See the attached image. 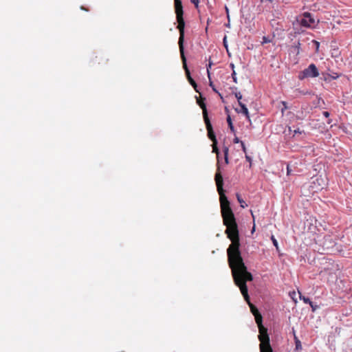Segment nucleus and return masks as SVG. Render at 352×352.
<instances>
[{"label": "nucleus", "instance_id": "6", "mask_svg": "<svg viewBox=\"0 0 352 352\" xmlns=\"http://www.w3.org/2000/svg\"><path fill=\"white\" fill-rule=\"evenodd\" d=\"M315 23V20L311 17L309 12L303 13V17L300 21V25L304 27L310 28Z\"/></svg>", "mask_w": 352, "mask_h": 352}, {"label": "nucleus", "instance_id": "38", "mask_svg": "<svg viewBox=\"0 0 352 352\" xmlns=\"http://www.w3.org/2000/svg\"><path fill=\"white\" fill-rule=\"evenodd\" d=\"M230 67L234 69V64H232H232H230Z\"/></svg>", "mask_w": 352, "mask_h": 352}, {"label": "nucleus", "instance_id": "22", "mask_svg": "<svg viewBox=\"0 0 352 352\" xmlns=\"http://www.w3.org/2000/svg\"><path fill=\"white\" fill-rule=\"evenodd\" d=\"M271 240L274 244V245L276 248V249L278 250V242H277V240L275 239L274 236V235H272L271 236Z\"/></svg>", "mask_w": 352, "mask_h": 352}, {"label": "nucleus", "instance_id": "28", "mask_svg": "<svg viewBox=\"0 0 352 352\" xmlns=\"http://www.w3.org/2000/svg\"><path fill=\"white\" fill-rule=\"evenodd\" d=\"M232 78H233V81L234 82H236V72H235L234 70H233V72L232 74Z\"/></svg>", "mask_w": 352, "mask_h": 352}, {"label": "nucleus", "instance_id": "1", "mask_svg": "<svg viewBox=\"0 0 352 352\" xmlns=\"http://www.w3.org/2000/svg\"><path fill=\"white\" fill-rule=\"evenodd\" d=\"M215 182L217 191L219 194L221 211L227 237L231 241V243L227 249L228 262L232 271V275L234 284L239 287L240 291L250 306L254 316L260 312L258 309L251 303L248 295L247 281L253 280L252 274L248 271L240 251V239L238 226L234 214L230 208V201L224 193L223 188V179L221 173L215 174Z\"/></svg>", "mask_w": 352, "mask_h": 352}, {"label": "nucleus", "instance_id": "19", "mask_svg": "<svg viewBox=\"0 0 352 352\" xmlns=\"http://www.w3.org/2000/svg\"><path fill=\"white\" fill-rule=\"evenodd\" d=\"M188 82L190 83V85L194 87L195 90L196 91H198L197 89V83L195 82V81L192 78L191 76H189V78H188Z\"/></svg>", "mask_w": 352, "mask_h": 352}, {"label": "nucleus", "instance_id": "11", "mask_svg": "<svg viewBox=\"0 0 352 352\" xmlns=\"http://www.w3.org/2000/svg\"><path fill=\"white\" fill-rule=\"evenodd\" d=\"M271 26L276 30H282L283 25L276 19H272L270 21Z\"/></svg>", "mask_w": 352, "mask_h": 352}, {"label": "nucleus", "instance_id": "30", "mask_svg": "<svg viewBox=\"0 0 352 352\" xmlns=\"http://www.w3.org/2000/svg\"><path fill=\"white\" fill-rule=\"evenodd\" d=\"M210 86L212 88V90L215 91L216 93H218L217 90L214 88V86L212 84V82H210Z\"/></svg>", "mask_w": 352, "mask_h": 352}, {"label": "nucleus", "instance_id": "32", "mask_svg": "<svg viewBox=\"0 0 352 352\" xmlns=\"http://www.w3.org/2000/svg\"><path fill=\"white\" fill-rule=\"evenodd\" d=\"M314 42L315 43L316 46V48H317V50H318V47H319V45H320L319 42H318V41H314Z\"/></svg>", "mask_w": 352, "mask_h": 352}, {"label": "nucleus", "instance_id": "4", "mask_svg": "<svg viewBox=\"0 0 352 352\" xmlns=\"http://www.w3.org/2000/svg\"><path fill=\"white\" fill-rule=\"evenodd\" d=\"M176 14V19L178 23L177 28L179 32V37L178 45L179 47V51L184 50V28H185V21L183 17L184 11L183 8H176L175 9Z\"/></svg>", "mask_w": 352, "mask_h": 352}, {"label": "nucleus", "instance_id": "21", "mask_svg": "<svg viewBox=\"0 0 352 352\" xmlns=\"http://www.w3.org/2000/svg\"><path fill=\"white\" fill-rule=\"evenodd\" d=\"M235 97L236 98L239 104L240 105V103H242L241 100L242 99V95L240 92L235 93Z\"/></svg>", "mask_w": 352, "mask_h": 352}, {"label": "nucleus", "instance_id": "10", "mask_svg": "<svg viewBox=\"0 0 352 352\" xmlns=\"http://www.w3.org/2000/svg\"><path fill=\"white\" fill-rule=\"evenodd\" d=\"M197 103L203 111L204 120H206L208 118L206 105L203 100H197Z\"/></svg>", "mask_w": 352, "mask_h": 352}, {"label": "nucleus", "instance_id": "14", "mask_svg": "<svg viewBox=\"0 0 352 352\" xmlns=\"http://www.w3.org/2000/svg\"><path fill=\"white\" fill-rule=\"evenodd\" d=\"M299 294H300L299 292ZM300 298L305 303L309 304L310 306H312V301L307 297L302 296L301 294H300Z\"/></svg>", "mask_w": 352, "mask_h": 352}, {"label": "nucleus", "instance_id": "9", "mask_svg": "<svg viewBox=\"0 0 352 352\" xmlns=\"http://www.w3.org/2000/svg\"><path fill=\"white\" fill-rule=\"evenodd\" d=\"M179 52H180L181 58H182V63H183V67H184V69H185L186 77H187V78H188L189 76H190V71H189V69H188V68L187 67V65H186V56L184 55V50L179 51Z\"/></svg>", "mask_w": 352, "mask_h": 352}, {"label": "nucleus", "instance_id": "12", "mask_svg": "<svg viewBox=\"0 0 352 352\" xmlns=\"http://www.w3.org/2000/svg\"><path fill=\"white\" fill-rule=\"evenodd\" d=\"M240 107L241 108V113H243L245 116L246 118L250 120V116H249V112H248V108L246 107L245 104H244L243 103H240Z\"/></svg>", "mask_w": 352, "mask_h": 352}, {"label": "nucleus", "instance_id": "15", "mask_svg": "<svg viewBox=\"0 0 352 352\" xmlns=\"http://www.w3.org/2000/svg\"><path fill=\"white\" fill-rule=\"evenodd\" d=\"M227 122L228 124V126H229L231 131L234 133L235 131V130H234V127L233 126L232 122V119L230 116H228L227 117Z\"/></svg>", "mask_w": 352, "mask_h": 352}, {"label": "nucleus", "instance_id": "25", "mask_svg": "<svg viewBox=\"0 0 352 352\" xmlns=\"http://www.w3.org/2000/svg\"><path fill=\"white\" fill-rule=\"evenodd\" d=\"M245 159L248 162H250V167L252 166V158L247 154H245Z\"/></svg>", "mask_w": 352, "mask_h": 352}, {"label": "nucleus", "instance_id": "35", "mask_svg": "<svg viewBox=\"0 0 352 352\" xmlns=\"http://www.w3.org/2000/svg\"><path fill=\"white\" fill-rule=\"evenodd\" d=\"M287 175H289L290 174V169H289V166H287Z\"/></svg>", "mask_w": 352, "mask_h": 352}, {"label": "nucleus", "instance_id": "39", "mask_svg": "<svg viewBox=\"0 0 352 352\" xmlns=\"http://www.w3.org/2000/svg\"><path fill=\"white\" fill-rule=\"evenodd\" d=\"M81 9H82V10H85L87 11V9H85V8H84L82 6L81 7Z\"/></svg>", "mask_w": 352, "mask_h": 352}, {"label": "nucleus", "instance_id": "23", "mask_svg": "<svg viewBox=\"0 0 352 352\" xmlns=\"http://www.w3.org/2000/svg\"><path fill=\"white\" fill-rule=\"evenodd\" d=\"M271 42V40L267 37V36H263V41H262V44H265V43H270Z\"/></svg>", "mask_w": 352, "mask_h": 352}, {"label": "nucleus", "instance_id": "7", "mask_svg": "<svg viewBox=\"0 0 352 352\" xmlns=\"http://www.w3.org/2000/svg\"><path fill=\"white\" fill-rule=\"evenodd\" d=\"M204 122L206 124V129L208 131V136L212 140V142L217 141L214 133L212 129V124L210 123V119L207 118L204 120Z\"/></svg>", "mask_w": 352, "mask_h": 352}, {"label": "nucleus", "instance_id": "27", "mask_svg": "<svg viewBox=\"0 0 352 352\" xmlns=\"http://www.w3.org/2000/svg\"><path fill=\"white\" fill-rule=\"evenodd\" d=\"M241 145L243 151L245 153H246V147H245V145L244 142H241Z\"/></svg>", "mask_w": 352, "mask_h": 352}, {"label": "nucleus", "instance_id": "29", "mask_svg": "<svg viewBox=\"0 0 352 352\" xmlns=\"http://www.w3.org/2000/svg\"><path fill=\"white\" fill-rule=\"evenodd\" d=\"M241 141H240V140H239V138H237V137H235V138H234V140H233V142H234V144H237V143H240V144H241Z\"/></svg>", "mask_w": 352, "mask_h": 352}, {"label": "nucleus", "instance_id": "18", "mask_svg": "<svg viewBox=\"0 0 352 352\" xmlns=\"http://www.w3.org/2000/svg\"><path fill=\"white\" fill-rule=\"evenodd\" d=\"M228 152H229V149L228 147H224L223 148V153H224V158H225V162L226 164H228L229 163V161H228Z\"/></svg>", "mask_w": 352, "mask_h": 352}, {"label": "nucleus", "instance_id": "17", "mask_svg": "<svg viewBox=\"0 0 352 352\" xmlns=\"http://www.w3.org/2000/svg\"><path fill=\"white\" fill-rule=\"evenodd\" d=\"M236 197H237V200L239 202V204H241V206L244 208H245L248 205L245 204V202L243 200V199L241 197L240 195L239 194H236Z\"/></svg>", "mask_w": 352, "mask_h": 352}, {"label": "nucleus", "instance_id": "13", "mask_svg": "<svg viewBox=\"0 0 352 352\" xmlns=\"http://www.w3.org/2000/svg\"><path fill=\"white\" fill-rule=\"evenodd\" d=\"M294 341H295V345H296V350H301L302 349V345L301 342L299 340L298 337L295 334V331H294Z\"/></svg>", "mask_w": 352, "mask_h": 352}, {"label": "nucleus", "instance_id": "26", "mask_svg": "<svg viewBox=\"0 0 352 352\" xmlns=\"http://www.w3.org/2000/svg\"><path fill=\"white\" fill-rule=\"evenodd\" d=\"M191 3L195 5L196 8H198L199 0H190Z\"/></svg>", "mask_w": 352, "mask_h": 352}, {"label": "nucleus", "instance_id": "33", "mask_svg": "<svg viewBox=\"0 0 352 352\" xmlns=\"http://www.w3.org/2000/svg\"><path fill=\"white\" fill-rule=\"evenodd\" d=\"M223 44L224 46L227 48L226 36H225L223 38Z\"/></svg>", "mask_w": 352, "mask_h": 352}, {"label": "nucleus", "instance_id": "36", "mask_svg": "<svg viewBox=\"0 0 352 352\" xmlns=\"http://www.w3.org/2000/svg\"><path fill=\"white\" fill-rule=\"evenodd\" d=\"M311 307L313 311L316 310V307L314 305L313 303H312V306H311Z\"/></svg>", "mask_w": 352, "mask_h": 352}, {"label": "nucleus", "instance_id": "5", "mask_svg": "<svg viewBox=\"0 0 352 352\" xmlns=\"http://www.w3.org/2000/svg\"><path fill=\"white\" fill-rule=\"evenodd\" d=\"M319 76L318 70L314 64H311L303 70L302 78H314Z\"/></svg>", "mask_w": 352, "mask_h": 352}, {"label": "nucleus", "instance_id": "40", "mask_svg": "<svg viewBox=\"0 0 352 352\" xmlns=\"http://www.w3.org/2000/svg\"><path fill=\"white\" fill-rule=\"evenodd\" d=\"M322 188H323V187H322V186H321L320 188H318L316 190H320V189H322Z\"/></svg>", "mask_w": 352, "mask_h": 352}, {"label": "nucleus", "instance_id": "24", "mask_svg": "<svg viewBox=\"0 0 352 352\" xmlns=\"http://www.w3.org/2000/svg\"><path fill=\"white\" fill-rule=\"evenodd\" d=\"M320 182H323V179L321 177H317L315 181H314V184H316V182L318 183L320 186H321Z\"/></svg>", "mask_w": 352, "mask_h": 352}, {"label": "nucleus", "instance_id": "16", "mask_svg": "<svg viewBox=\"0 0 352 352\" xmlns=\"http://www.w3.org/2000/svg\"><path fill=\"white\" fill-rule=\"evenodd\" d=\"M212 146V152L215 153L217 155V157H219V149L217 148V141L213 142Z\"/></svg>", "mask_w": 352, "mask_h": 352}, {"label": "nucleus", "instance_id": "37", "mask_svg": "<svg viewBox=\"0 0 352 352\" xmlns=\"http://www.w3.org/2000/svg\"><path fill=\"white\" fill-rule=\"evenodd\" d=\"M288 1H289V0H282V2H283V3H287Z\"/></svg>", "mask_w": 352, "mask_h": 352}, {"label": "nucleus", "instance_id": "31", "mask_svg": "<svg viewBox=\"0 0 352 352\" xmlns=\"http://www.w3.org/2000/svg\"><path fill=\"white\" fill-rule=\"evenodd\" d=\"M322 114L326 118H328L329 116V113L328 111H323Z\"/></svg>", "mask_w": 352, "mask_h": 352}, {"label": "nucleus", "instance_id": "3", "mask_svg": "<svg viewBox=\"0 0 352 352\" xmlns=\"http://www.w3.org/2000/svg\"><path fill=\"white\" fill-rule=\"evenodd\" d=\"M254 318L259 329L258 340L260 341L259 346L261 352H273L270 343V337L267 334V329L264 327L262 324L263 318L261 314L259 313L255 315Z\"/></svg>", "mask_w": 352, "mask_h": 352}, {"label": "nucleus", "instance_id": "34", "mask_svg": "<svg viewBox=\"0 0 352 352\" xmlns=\"http://www.w3.org/2000/svg\"><path fill=\"white\" fill-rule=\"evenodd\" d=\"M211 65H212V63H209L208 64V66L207 67V71H208V73L209 74V69L211 67Z\"/></svg>", "mask_w": 352, "mask_h": 352}, {"label": "nucleus", "instance_id": "8", "mask_svg": "<svg viewBox=\"0 0 352 352\" xmlns=\"http://www.w3.org/2000/svg\"><path fill=\"white\" fill-rule=\"evenodd\" d=\"M261 3L268 10L274 8L279 3V0H260Z\"/></svg>", "mask_w": 352, "mask_h": 352}, {"label": "nucleus", "instance_id": "20", "mask_svg": "<svg viewBox=\"0 0 352 352\" xmlns=\"http://www.w3.org/2000/svg\"><path fill=\"white\" fill-rule=\"evenodd\" d=\"M183 8L181 0H175V9Z\"/></svg>", "mask_w": 352, "mask_h": 352}, {"label": "nucleus", "instance_id": "2", "mask_svg": "<svg viewBox=\"0 0 352 352\" xmlns=\"http://www.w3.org/2000/svg\"><path fill=\"white\" fill-rule=\"evenodd\" d=\"M343 237V234H340L336 229L333 228L324 234L322 239L319 238L316 243L322 248L323 250L327 251L330 254H340L343 252V245L338 243L337 241Z\"/></svg>", "mask_w": 352, "mask_h": 352}]
</instances>
